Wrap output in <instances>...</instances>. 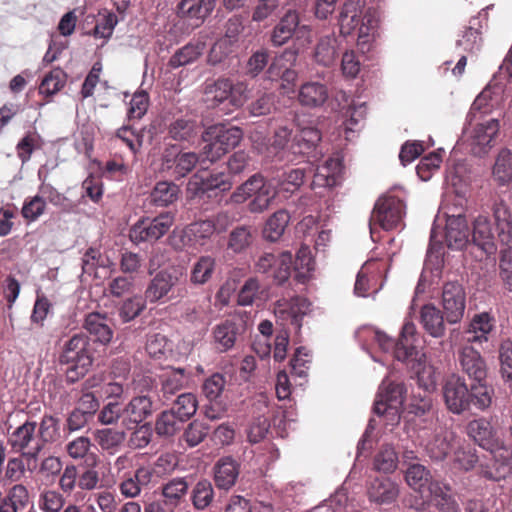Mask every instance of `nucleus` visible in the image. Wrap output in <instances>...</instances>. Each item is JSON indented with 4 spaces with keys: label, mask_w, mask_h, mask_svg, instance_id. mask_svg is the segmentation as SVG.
Here are the masks:
<instances>
[{
    "label": "nucleus",
    "mask_w": 512,
    "mask_h": 512,
    "mask_svg": "<svg viewBox=\"0 0 512 512\" xmlns=\"http://www.w3.org/2000/svg\"><path fill=\"white\" fill-rule=\"evenodd\" d=\"M468 437L488 451L491 463H480L479 473L484 478L500 481L512 474V446L508 445L491 418L480 417L468 422Z\"/></svg>",
    "instance_id": "1"
},
{
    "label": "nucleus",
    "mask_w": 512,
    "mask_h": 512,
    "mask_svg": "<svg viewBox=\"0 0 512 512\" xmlns=\"http://www.w3.org/2000/svg\"><path fill=\"white\" fill-rule=\"evenodd\" d=\"M94 361L90 338L84 333H76L64 342L59 355V363L67 365L65 371L68 383H75L90 370Z\"/></svg>",
    "instance_id": "2"
},
{
    "label": "nucleus",
    "mask_w": 512,
    "mask_h": 512,
    "mask_svg": "<svg viewBox=\"0 0 512 512\" xmlns=\"http://www.w3.org/2000/svg\"><path fill=\"white\" fill-rule=\"evenodd\" d=\"M492 216L500 244L502 245L499 261V277L509 292L512 293V215L503 200H496L492 205Z\"/></svg>",
    "instance_id": "3"
},
{
    "label": "nucleus",
    "mask_w": 512,
    "mask_h": 512,
    "mask_svg": "<svg viewBox=\"0 0 512 512\" xmlns=\"http://www.w3.org/2000/svg\"><path fill=\"white\" fill-rule=\"evenodd\" d=\"M365 0H345L340 6L337 15V24L341 35L349 36L358 30V39L362 43L366 42V38L370 32L376 27L377 20L373 11L365 9Z\"/></svg>",
    "instance_id": "4"
},
{
    "label": "nucleus",
    "mask_w": 512,
    "mask_h": 512,
    "mask_svg": "<svg viewBox=\"0 0 512 512\" xmlns=\"http://www.w3.org/2000/svg\"><path fill=\"white\" fill-rule=\"evenodd\" d=\"M375 340L383 351H391L398 361L403 362L417 357L419 337L416 326L412 321L404 323L397 341L380 331L375 333Z\"/></svg>",
    "instance_id": "5"
},
{
    "label": "nucleus",
    "mask_w": 512,
    "mask_h": 512,
    "mask_svg": "<svg viewBox=\"0 0 512 512\" xmlns=\"http://www.w3.org/2000/svg\"><path fill=\"white\" fill-rule=\"evenodd\" d=\"M415 373L417 384L423 389L424 395H420L418 403H413L416 414H424L432 407V399L429 393L436 389L437 375L435 368L426 363L425 354L417 346V357L403 361Z\"/></svg>",
    "instance_id": "6"
},
{
    "label": "nucleus",
    "mask_w": 512,
    "mask_h": 512,
    "mask_svg": "<svg viewBox=\"0 0 512 512\" xmlns=\"http://www.w3.org/2000/svg\"><path fill=\"white\" fill-rule=\"evenodd\" d=\"M36 429V421L26 420L20 426L7 431V444L11 451L21 455L28 463L37 461L42 453Z\"/></svg>",
    "instance_id": "7"
},
{
    "label": "nucleus",
    "mask_w": 512,
    "mask_h": 512,
    "mask_svg": "<svg viewBox=\"0 0 512 512\" xmlns=\"http://www.w3.org/2000/svg\"><path fill=\"white\" fill-rule=\"evenodd\" d=\"M174 220L175 215L170 211L153 218L142 217L130 228L129 238L137 245L142 242H156L170 230Z\"/></svg>",
    "instance_id": "8"
},
{
    "label": "nucleus",
    "mask_w": 512,
    "mask_h": 512,
    "mask_svg": "<svg viewBox=\"0 0 512 512\" xmlns=\"http://www.w3.org/2000/svg\"><path fill=\"white\" fill-rule=\"evenodd\" d=\"M245 324L240 315L234 314L216 324L212 329V344L220 353L230 351L244 332Z\"/></svg>",
    "instance_id": "9"
},
{
    "label": "nucleus",
    "mask_w": 512,
    "mask_h": 512,
    "mask_svg": "<svg viewBox=\"0 0 512 512\" xmlns=\"http://www.w3.org/2000/svg\"><path fill=\"white\" fill-rule=\"evenodd\" d=\"M406 389L402 382L383 380L379 387L373 411L377 415H396L404 402Z\"/></svg>",
    "instance_id": "10"
},
{
    "label": "nucleus",
    "mask_w": 512,
    "mask_h": 512,
    "mask_svg": "<svg viewBox=\"0 0 512 512\" xmlns=\"http://www.w3.org/2000/svg\"><path fill=\"white\" fill-rule=\"evenodd\" d=\"M310 32L307 25L300 24V16L296 10L289 9L274 26L270 41L275 47H281L289 42L294 36L302 38Z\"/></svg>",
    "instance_id": "11"
},
{
    "label": "nucleus",
    "mask_w": 512,
    "mask_h": 512,
    "mask_svg": "<svg viewBox=\"0 0 512 512\" xmlns=\"http://www.w3.org/2000/svg\"><path fill=\"white\" fill-rule=\"evenodd\" d=\"M464 378L452 375L445 381L442 391L445 405L454 414H461L469 410L471 395Z\"/></svg>",
    "instance_id": "12"
},
{
    "label": "nucleus",
    "mask_w": 512,
    "mask_h": 512,
    "mask_svg": "<svg viewBox=\"0 0 512 512\" xmlns=\"http://www.w3.org/2000/svg\"><path fill=\"white\" fill-rule=\"evenodd\" d=\"M403 215V201L396 196H384L376 202L371 220L389 231L398 226Z\"/></svg>",
    "instance_id": "13"
},
{
    "label": "nucleus",
    "mask_w": 512,
    "mask_h": 512,
    "mask_svg": "<svg viewBox=\"0 0 512 512\" xmlns=\"http://www.w3.org/2000/svg\"><path fill=\"white\" fill-rule=\"evenodd\" d=\"M292 263V254L288 251L278 255L264 253L256 262V270L259 273H269L274 281L281 285L289 279Z\"/></svg>",
    "instance_id": "14"
},
{
    "label": "nucleus",
    "mask_w": 512,
    "mask_h": 512,
    "mask_svg": "<svg viewBox=\"0 0 512 512\" xmlns=\"http://www.w3.org/2000/svg\"><path fill=\"white\" fill-rule=\"evenodd\" d=\"M442 307L448 323L455 324L463 318L466 307V295L460 283L447 282L444 284Z\"/></svg>",
    "instance_id": "15"
},
{
    "label": "nucleus",
    "mask_w": 512,
    "mask_h": 512,
    "mask_svg": "<svg viewBox=\"0 0 512 512\" xmlns=\"http://www.w3.org/2000/svg\"><path fill=\"white\" fill-rule=\"evenodd\" d=\"M499 129L500 124L497 119L477 124L468 138L471 152L479 157L485 155L495 144Z\"/></svg>",
    "instance_id": "16"
},
{
    "label": "nucleus",
    "mask_w": 512,
    "mask_h": 512,
    "mask_svg": "<svg viewBox=\"0 0 512 512\" xmlns=\"http://www.w3.org/2000/svg\"><path fill=\"white\" fill-rule=\"evenodd\" d=\"M310 302L301 296L279 299L275 304V315L282 321H288L296 330L302 327L303 317L309 310Z\"/></svg>",
    "instance_id": "17"
},
{
    "label": "nucleus",
    "mask_w": 512,
    "mask_h": 512,
    "mask_svg": "<svg viewBox=\"0 0 512 512\" xmlns=\"http://www.w3.org/2000/svg\"><path fill=\"white\" fill-rule=\"evenodd\" d=\"M232 184L223 173H196L188 182V191L202 197L213 190L227 191Z\"/></svg>",
    "instance_id": "18"
},
{
    "label": "nucleus",
    "mask_w": 512,
    "mask_h": 512,
    "mask_svg": "<svg viewBox=\"0 0 512 512\" xmlns=\"http://www.w3.org/2000/svg\"><path fill=\"white\" fill-rule=\"evenodd\" d=\"M427 496L429 498L426 501L435 507L439 512H460L461 508L458 504L455 495L452 493V488L448 483L443 481L430 482L427 488Z\"/></svg>",
    "instance_id": "19"
},
{
    "label": "nucleus",
    "mask_w": 512,
    "mask_h": 512,
    "mask_svg": "<svg viewBox=\"0 0 512 512\" xmlns=\"http://www.w3.org/2000/svg\"><path fill=\"white\" fill-rule=\"evenodd\" d=\"M459 363L462 371L474 382L486 380L487 364L480 352L471 345L462 347L459 352Z\"/></svg>",
    "instance_id": "20"
},
{
    "label": "nucleus",
    "mask_w": 512,
    "mask_h": 512,
    "mask_svg": "<svg viewBox=\"0 0 512 512\" xmlns=\"http://www.w3.org/2000/svg\"><path fill=\"white\" fill-rule=\"evenodd\" d=\"M472 243L486 256L496 253L495 235L488 216L479 215L475 218L472 229Z\"/></svg>",
    "instance_id": "21"
},
{
    "label": "nucleus",
    "mask_w": 512,
    "mask_h": 512,
    "mask_svg": "<svg viewBox=\"0 0 512 512\" xmlns=\"http://www.w3.org/2000/svg\"><path fill=\"white\" fill-rule=\"evenodd\" d=\"M179 281L176 270H161L150 281L145 290V299L150 303H156L167 297L169 292Z\"/></svg>",
    "instance_id": "22"
},
{
    "label": "nucleus",
    "mask_w": 512,
    "mask_h": 512,
    "mask_svg": "<svg viewBox=\"0 0 512 512\" xmlns=\"http://www.w3.org/2000/svg\"><path fill=\"white\" fill-rule=\"evenodd\" d=\"M405 479L411 488L418 491L422 495L420 500H416V503L411 504L410 506L418 511L424 510L426 507L424 493L427 492V488L430 485V482L435 481L432 479L430 471L421 464H411L406 470Z\"/></svg>",
    "instance_id": "23"
},
{
    "label": "nucleus",
    "mask_w": 512,
    "mask_h": 512,
    "mask_svg": "<svg viewBox=\"0 0 512 512\" xmlns=\"http://www.w3.org/2000/svg\"><path fill=\"white\" fill-rule=\"evenodd\" d=\"M321 141V133L317 128L304 127L292 137L289 152L295 157L311 155ZM296 160V158L291 159Z\"/></svg>",
    "instance_id": "24"
},
{
    "label": "nucleus",
    "mask_w": 512,
    "mask_h": 512,
    "mask_svg": "<svg viewBox=\"0 0 512 512\" xmlns=\"http://www.w3.org/2000/svg\"><path fill=\"white\" fill-rule=\"evenodd\" d=\"M469 228L463 215H452L447 218L445 241L449 248L463 249L469 242Z\"/></svg>",
    "instance_id": "25"
},
{
    "label": "nucleus",
    "mask_w": 512,
    "mask_h": 512,
    "mask_svg": "<svg viewBox=\"0 0 512 512\" xmlns=\"http://www.w3.org/2000/svg\"><path fill=\"white\" fill-rule=\"evenodd\" d=\"M198 162H200V157L194 152L178 153L172 159L165 157L162 169L178 180L192 172Z\"/></svg>",
    "instance_id": "26"
},
{
    "label": "nucleus",
    "mask_w": 512,
    "mask_h": 512,
    "mask_svg": "<svg viewBox=\"0 0 512 512\" xmlns=\"http://www.w3.org/2000/svg\"><path fill=\"white\" fill-rule=\"evenodd\" d=\"M343 169L344 166L339 157H330L317 167L313 183L323 187H335L342 180Z\"/></svg>",
    "instance_id": "27"
},
{
    "label": "nucleus",
    "mask_w": 512,
    "mask_h": 512,
    "mask_svg": "<svg viewBox=\"0 0 512 512\" xmlns=\"http://www.w3.org/2000/svg\"><path fill=\"white\" fill-rule=\"evenodd\" d=\"M152 413L153 402L151 398L146 395L135 396L124 406L123 424L127 427H129V424L138 425L151 416Z\"/></svg>",
    "instance_id": "28"
},
{
    "label": "nucleus",
    "mask_w": 512,
    "mask_h": 512,
    "mask_svg": "<svg viewBox=\"0 0 512 512\" xmlns=\"http://www.w3.org/2000/svg\"><path fill=\"white\" fill-rule=\"evenodd\" d=\"M240 466L232 457H223L214 466V481L219 489L233 487L239 476Z\"/></svg>",
    "instance_id": "29"
},
{
    "label": "nucleus",
    "mask_w": 512,
    "mask_h": 512,
    "mask_svg": "<svg viewBox=\"0 0 512 512\" xmlns=\"http://www.w3.org/2000/svg\"><path fill=\"white\" fill-rule=\"evenodd\" d=\"M399 496V487L389 478H375L368 487L369 500L377 504H390Z\"/></svg>",
    "instance_id": "30"
},
{
    "label": "nucleus",
    "mask_w": 512,
    "mask_h": 512,
    "mask_svg": "<svg viewBox=\"0 0 512 512\" xmlns=\"http://www.w3.org/2000/svg\"><path fill=\"white\" fill-rule=\"evenodd\" d=\"M84 328L94 338L95 342L107 345L113 338V330L108 324L106 315L94 312L86 316Z\"/></svg>",
    "instance_id": "31"
},
{
    "label": "nucleus",
    "mask_w": 512,
    "mask_h": 512,
    "mask_svg": "<svg viewBox=\"0 0 512 512\" xmlns=\"http://www.w3.org/2000/svg\"><path fill=\"white\" fill-rule=\"evenodd\" d=\"M160 382V396L163 400L168 401L187 386L188 375L185 369L174 368L161 375Z\"/></svg>",
    "instance_id": "32"
},
{
    "label": "nucleus",
    "mask_w": 512,
    "mask_h": 512,
    "mask_svg": "<svg viewBox=\"0 0 512 512\" xmlns=\"http://www.w3.org/2000/svg\"><path fill=\"white\" fill-rule=\"evenodd\" d=\"M327 99L328 89L323 83L310 81L302 84L299 88L298 101L302 106L320 107Z\"/></svg>",
    "instance_id": "33"
},
{
    "label": "nucleus",
    "mask_w": 512,
    "mask_h": 512,
    "mask_svg": "<svg viewBox=\"0 0 512 512\" xmlns=\"http://www.w3.org/2000/svg\"><path fill=\"white\" fill-rule=\"evenodd\" d=\"M456 436L454 432L441 429L426 446L429 457L436 461L444 460L454 447Z\"/></svg>",
    "instance_id": "34"
},
{
    "label": "nucleus",
    "mask_w": 512,
    "mask_h": 512,
    "mask_svg": "<svg viewBox=\"0 0 512 512\" xmlns=\"http://www.w3.org/2000/svg\"><path fill=\"white\" fill-rule=\"evenodd\" d=\"M493 318L489 313L476 314L465 331V339L468 343H482L488 341V335L493 330Z\"/></svg>",
    "instance_id": "35"
},
{
    "label": "nucleus",
    "mask_w": 512,
    "mask_h": 512,
    "mask_svg": "<svg viewBox=\"0 0 512 512\" xmlns=\"http://www.w3.org/2000/svg\"><path fill=\"white\" fill-rule=\"evenodd\" d=\"M215 6L216 0H181L177 8L180 16L202 23L213 12Z\"/></svg>",
    "instance_id": "36"
},
{
    "label": "nucleus",
    "mask_w": 512,
    "mask_h": 512,
    "mask_svg": "<svg viewBox=\"0 0 512 512\" xmlns=\"http://www.w3.org/2000/svg\"><path fill=\"white\" fill-rule=\"evenodd\" d=\"M180 194L177 184L170 181H159L155 184L149 194V201L157 207H167L175 203Z\"/></svg>",
    "instance_id": "37"
},
{
    "label": "nucleus",
    "mask_w": 512,
    "mask_h": 512,
    "mask_svg": "<svg viewBox=\"0 0 512 512\" xmlns=\"http://www.w3.org/2000/svg\"><path fill=\"white\" fill-rule=\"evenodd\" d=\"M206 135L217 138L220 145H222L228 153L240 143L243 138V131L236 126L219 124L209 127L206 130Z\"/></svg>",
    "instance_id": "38"
},
{
    "label": "nucleus",
    "mask_w": 512,
    "mask_h": 512,
    "mask_svg": "<svg viewBox=\"0 0 512 512\" xmlns=\"http://www.w3.org/2000/svg\"><path fill=\"white\" fill-rule=\"evenodd\" d=\"M93 436L98 446L111 455L120 450L126 439L124 431L112 428L97 429Z\"/></svg>",
    "instance_id": "39"
},
{
    "label": "nucleus",
    "mask_w": 512,
    "mask_h": 512,
    "mask_svg": "<svg viewBox=\"0 0 512 512\" xmlns=\"http://www.w3.org/2000/svg\"><path fill=\"white\" fill-rule=\"evenodd\" d=\"M420 318L424 329L431 336L438 338L445 334L444 317L433 304H426L421 308Z\"/></svg>",
    "instance_id": "40"
},
{
    "label": "nucleus",
    "mask_w": 512,
    "mask_h": 512,
    "mask_svg": "<svg viewBox=\"0 0 512 512\" xmlns=\"http://www.w3.org/2000/svg\"><path fill=\"white\" fill-rule=\"evenodd\" d=\"M37 427L36 434L42 451L60 438V420L51 414H44Z\"/></svg>",
    "instance_id": "41"
},
{
    "label": "nucleus",
    "mask_w": 512,
    "mask_h": 512,
    "mask_svg": "<svg viewBox=\"0 0 512 512\" xmlns=\"http://www.w3.org/2000/svg\"><path fill=\"white\" fill-rule=\"evenodd\" d=\"M67 81V74L60 68L51 70L45 75L39 85V94L44 96L45 101L40 106L50 102V98L64 88Z\"/></svg>",
    "instance_id": "42"
},
{
    "label": "nucleus",
    "mask_w": 512,
    "mask_h": 512,
    "mask_svg": "<svg viewBox=\"0 0 512 512\" xmlns=\"http://www.w3.org/2000/svg\"><path fill=\"white\" fill-rule=\"evenodd\" d=\"M211 312L209 300L190 302L184 306L181 318L186 323L200 326L208 323Z\"/></svg>",
    "instance_id": "43"
},
{
    "label": "nucleus",
    "mask_w": 512,
    "mask_h": 512,
    "mask_svg": "<svg viewBox=\"0 0 512 512\" xmlns=\"http://www.w3.org/2000/svg\"><path fill=\"white\" fill-rule=\"evenodd\" d=\"M188 490V483L184 478H174L166 483L162 488V495L164 497L163 504L169 512L180 504Z\"/></svg>",
    "instance_id": "44"
},
{
    "label": "nucleus",
    "mask_w": 512,
    "mask_h": 512,
    "mask_svg": "<svg viewBox=\"0 0 512 512\" xmlns=\"http://www.w3.org/2000/svg\"><path fill=\"white\" fill-rule=\"evenodd\" d=\"M217 230L214 220L206 219L190 223L184 229V235L192 245H204Z\"/></svg>",
    "instance_id": "45"
},
{
    "label": "nucleus",
    "mask_w": 512,
    "mask_h": 512,
    "mask_svg": "<svg viewBox=\"0 0 512 512\" xmlns=\"http://www.w3.org/2000/svg\"><path fill=\"white\" fill-rule=\"evenodd\" d=\"M268 186L270 184L266 182L262 175L254 174L232 193L231 202L241 204Z\"/></svg>",
    "instance_id": "46"
},
{
    "label": "nucleus",
    "mask_w": 512,
    "mask_h": 512,
    "mask_svg": "<svg viewBox=\"0 0 512 512\" xmlns=\"http://www.w3.org/2000/svg\"><path fill=\"white\" fill-rule=\"evenodd\" d=\"M481 28L479 17H472L457 45L471 53L478 51L482 45Z\"/></svg>",
    "instance_id": "47"
},
{
    "label": "nucleus",
    "mask_w": 512,
    "mask_h": 512,
    "mask_svg": "<svg viewBox=\"0 0 512 512\" xmlns=\"http://www.w3.org/2000/svg\"><path fill=\"white\" fill-rule=\"evenodd\" d=\"M92 443L90 438L86 436H79L66 444L65 450L69 457L74 460L86 459L89 465L94 466L97 462V455L90 452Z\"/></svg>",
    "instance_id": "48"
},
{
    "label": "nucleus",
    "mask_w": 512,
    "mask_h": 512,
    "mask_svg": "<svg viewBox=\"0 0 512 512\" xmlns=\"http://www.w3.org/2000/svg\"><path fill=\"white\" fill-rule=\"evenodd\" d=\"M216 261L212 256H201L193 264L190 272V281L194 285L207 283L215 271Z\"/></svg>",
    "instance_id": "49"
},
{
    "label": "nucleus",
    "mask_w": 512,
    "mask_h": 512,
    "mask_svg": "<svg viewBox=\"0 0 512 512\" xmlns=\"http://www.w3.org/2000/svg\"><path fill=\"white\" fill-rule=\"evenodd\" d=\"M290 221V215L286 210L276 211L266 221L263 234L269 241H277L284 233Z\"/></svg>",
    "instance_id": "50"
},
{
    "label": "nucleus",
    "mask_w": 512,
    "mask_h": 512,
    "mask_svg": "<svg viewBox=\"0 0 512 512\" xmlns=\"http://www.w3.org/2000/svg\"><path fill=\"white\" fill-rule=\"evenodd\" d=\"M337 56V39L333 36L321 38L315 49L316 62L329 67L335 63Z\"/></svg>",
    "instance_id": "51"
},
{
    "label": "nucleus",
    "mask_w": 512,
    "mask_h": 512,
    "mask_svg": "<svg viewBox=\"0 0 512 512\" xmlns=\"http://www.w3.org/2000/svg\"><path fill=\"white\" fill-rule=\"evenodd\" d=\"M471 404L485 411L492 405L494 390L485 381L474 382L469 389Z\"/></svg>",
    "instance_id": "52"
},
{
    "label": "nucleus",
    "mask_w": 512,
    "mask_h": 512,
    "mask_svg": "<svg viewBox=\"0 0 512 512\" xmlns=\"http://www.w3.org/2000/svg\"><path fill=\"white\" fill-rule=\"evenodd\" d=\"M494 179L501 185L512 181V152L508 149H502L495 161L493 167Z\"/></svg>",
    "instance_id": "53"
},
{
    "label": "nucleus",
    "mask_w": 512,
    "mask_h": 512,
    "mask_svg": "<svg viewBox=\"0 0 512 512\" xmlns=\"http://www.w3.org/2000/svg\"><path fill=\"white\" fill-rule=\"evenodd\" d=\"M197 407V398L193 393H182L173 402L170 410L185 422L196 413Z\"/></svg>",
    "instance_id": "54"
},
{
    "label": "nucleus",
    "mask_w": 512,
    "mask_h": 512,
    "mask_svg": "<svg viewBox=\"0 0 512 512\" xmlns=\"http://www.w3.org/2000/svg\"><path fill=\"white\" fill-rule=\"evenodd\" d=\"M214 499V489L209 480L203 479L196 483L191 491V501L195 509H206Z\"/></svg>",
    "instance_id": "55"
},
{
    "label": "nucleus",
    "mask_w": 512,
    "mask_h": 512,
    "mask_svg": "<svg viewBox=\"0 0 512 512\" xmlns=\"http://www.w3.org/2000/svg\"><path fill=\"white\" fill-rule=\"evenodd\" d=\"M198 133L196 121L188 119H177L172 122L168 129L169 136L176 141H190Z\"/></svg>",
    "instance_id": "56"
},
{
    "label": "nucleus",
    "mask_w": 512,
    "mask_h": 512,
    "mask_svg": "<svg viewBox=\"0 0 512 512\" xmlns=\"http://www.w3.org/2000/svg\"><path fill=\"white\" fill-rule=\"evenodd\" d=\"M182 423L170 409L165 410L156 419L155 432L159 436H173L181 429Z\"/></svg>",
    "instance_id": "57"
},
{
    "label": "nucleus",
    "mask_w": 512,
    "mask_h": 512,
    "mask_svg": "<svg viewBox=\"0 0 512 512\" xmlns=\"http://www.w3.org/2000/svg\"><path fill=\"white\" fill-rule=\"evenodd\" d=\"M294 264L296 278L301 282H305L309 277V273L314 269V260L309 246L302 245L299 248Z\"/></svg>",
    "instance_id": "58"
},
{
    "label": "nucleus",
    "mask_w": 512,
    "mask_h": 512,
    "mask_svg": "<svg viewBox=\"0 0 512 512\" xmlns=\"http://www.w3.org/2000/svg\"><path fill=\"white\" fill-rule=\"evenodd\" d=\"M42 146L41 136L37 132H28L18 142L16 146L17 156L24 164L31 159L32 153L35 149H40Z\"/></svg>",
    "instance_id": "59"
},
{
    "label": "nucleus",
    "mask_w": 512,
    "mask_h": 512,
    "mask_svg": "<svg viewBox=\"0 0 512 512\" xmlns=\"http://www.w3.org/2000/svg\"><path fill=\"white\" fill-rule=\"evenodd\" d=\"M305 170L302 168H293L284 171L278 179L279 189L293 193L297 191L304 183Z\"/></svg>",
    "instance_id": "60"
},
{
    "label": "nucleus",
    "mask_w": 512,
    "mask_h": 512,
    "mask_svg": "<svg viewBox=\"0 0 512 512\" xmlns=\"http://www.w3.org/2000/svg\"><path fill=\"white\" fill-rule=\"evenodd\" d=\"M144 309L145 300L141 296H133L121 304L118 315L123 323H127L138 317Z\"/></svg>",
    "instance_id": "61"
},
{
    "label": "nucleus",
    "mask_w": 512,
    "mask_h": 512,
    "mask_svg": "<svg viewBox=\"0 0 512 512\" xmlns=\"http://www.w3.org/2000/svg\"><path fill=\"white\" fill-rule=\"evenodd\" d=\"M201 55L199 45L187 44L184 47L178 49L170 58L169 66L173 69L187 65Z\"/></svg>",
    "instance_id": "62"
},
{
    "label": "nucleus",
    "mask_w": 512,
    "mask_h": 512,
    "mask_svg": "<svg viewBox=\"0 0 512 512\" xmlns=\"http://www.w3.org/2000/svg\"><path fill=\"white\" fill-rule=\"evenodd\" d=\"M398 457L391 446H383L374 459V467L377 471L392 473L397 468Z\"/></svg>",
    "instance_id": "63"
},
{
    "label": "nucleus",
    "mask_w": 512,
    "mask_h": 512,
    "mask_svg": "<svg viewBox=\"0 0 512 512\" xmlns=\"http://www.w3.org/2000/svg\"><path fill=\"white\" fill-rule=\"evenodd\" d=\"M65 504L63 494L46 489L40 494L39 506L44 512H60Z\"/></svg>",
    "instance_id": "64"
}]
</instances>
